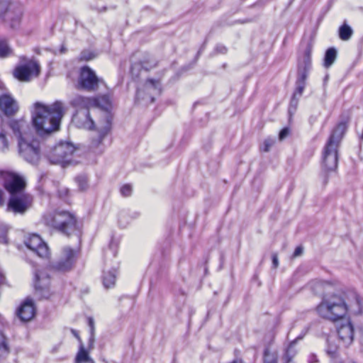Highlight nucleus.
<instances>
[{
	"mask_svg": "<svg viewBox=\"0 0 363 363\" xmlns=\"http://www.w3.org/2000/svg\"><path fill=\"white\" fill-rule=\"evenodd\" d=\"M352 33V29L345 23L339 28V37L342 40H348L351 38Z\"/></svg>",
	"mask_w": 363,
	"mask_h": 363,
	"instance_id": "obj_31",
	"label": "nucleus"
},
{
	"mask_svg": "<svg viewBox=\"0 0 363 363\" xmlns=\"http://www.w3.org/2000/svg\"><path fill=\"white\" fill-rule=\"evenodd\" d=\"M8 147V143L4 134H0V151H4Z\"/></svg>",
	"mask_w": 363,
	"mask_h": 363,
	"instance_id": "obj_42",
	"label": "nucleus"
},
{
	"mask_svg": "<svg viewBox=\"0 0 363 363\" xmlns=\"http://www.w3.org/2000/svg\"><path fill=\"white\" fill-rule=\"evenodd\" d=\"M297 342V339H295L294 341H292L288 348L286 350V352L284 354V358L286 360V363H289L293 357L296 354V351L294 350L293 347L295 345V343Z\"/></svg>",
	"mask_w": 363,
	"mask_h": 363,
	"instance_id": "obj_34",
	"label": "nucleus"
},
{
	"mask_svg": "<svg viewBox=\"0 0 363 363\" xmlns=\"http://www.w3.org/2000/svg\"><path fill=\"white\" fill-rule=\"evenodd\" d=\"M50 276L45 271L35 272L34 287L35 295L40 298H48L50 296Z\"/></svg>",
	"mask_w": 363,
	"mask_h": 363,
	"instance_id": "obj_14",
	"label": "nucleus"
},
{
	"mask_svg": "<svg viewBox=\"0 0 363 363\" xmlns=\"http://www.w3.org/2000/svg\"><path fill=\"white\" fill-rule=\"evenodd\" d=\"M101 279L104 288L109 289L113 287L116 280V270L115 269H104Z\"/></svg>",
	"mask_w": 363,
	"mask_h": 363,
	"instance_id": "obj_25",
	"label": "nucleus"
},
{
	"mask_svg": "<svg viewBox=\"0 0 363 363\" xmlns=\"http://www.w3.org/2000/svg\"><path fill=\"white\" fill-rule=\"evenodd\" d=\"M0 243H8L7 234L6 230L5 229H2L0 230Z\"/></svg>",
	"mask_w": 363,
	"mask_h": 363,
	"instance_id": "obj_44",
	"label": "nucleus"
},
{
	"mask_svg": "<svg viewBox=\"0 0 363 363\" xmlns=\"http://www.w3.org/2000/svg\"><path fill=\"white\" fill-rule=\"evenodd\" d=\"M318 362L316 354L311 353L308 355V363H317Z\"/></svg>",
	"mask_w": 363,
	"mask_h": 363,
	"instance_id": "obj_45",
	"label": "nucleus"
},
{
	"mask_svg": "<svg viewBox=\"0 0 363 363\" xmlns=\"http://www.w3.org/2000/svg\"><path fill=\"white\" fill-rule=\"evenodd\" d=\"M299 99V96H295L294 94L292 95L288 108L289 118H291L295 113L298 105Z\"/></svg>",
	"mask_w": 363,
	"mask_h": 363,
	"instance_id": "obj_33",
	"label": "nucleus"
},
{
	"mask_svg": "<svg viewBox=\"0 0 363 363\" xmlns=\"http://www.w3.org/2000/svg\"><path fill=\"white\" fill-rule=\"evenodd\" d=\"M26 245L40 257L45 258L49 255L48 245L43 241L41 238L35 234L30 235L25 241Z\"/></svg>",
	"mask_w": 363,
	"mask_h": 363,
	"instance_id": "obj_17",
	"label": "nucleus"
},
{
	"mask_svg": "<svg viewBox=\"0 0 363 363\" xmlns=\"http://www.w3.org/2000/svg\"><path fill=\"white\" fill-rule=\"evenodd\" d=\"M278 354L271 351L269 346L266 347L263 353V363H277Z\"/></svg>",
	"mask_w": 363,
	"mask_h": 363,
	"instance_id": "obj_30",
	"label": "nucleus"
},
{
	"mask_svg": "<svg viewBox=\"0 0 363 363\" xmlns=\"http://www.w3.org/2000/svg\"><path fill=\"white\" fill-rule=\"evenodd\" d=\"M88 325L90 328L89 347H92L94 341V321L92 318H88Z\"/></svg>",
	"mask_w": 363,
	"mask_h": 363,
	"instance_id": "obj_39",
	"label": "nucleus"
},
{
	"mask_svg": "<svg viewBox=\"0 0 363 363\" xmlns=\"http://www.w3.org/2000/svg\"><path fill=\"white\" fill-rule=\"evenodd\" d=\"M91 98L93 99L92 107L107 110L111 106V99L107 94L91 96Z\"/></svg>",
	"mask_w": 363,
	"mask_h": 363,
	"instance_id": "obj_26",
	"label": "nucleus"
},
{
	"mask_svg": "<svg viewBox=\"0 0 363 363\" xmlns=\"http://www.w3.org/2000/svg\"><path fill=\"white\" fill-rule=\"evenodd\" d=\"M75 361L77 363H95L90 357L88 352L84 349L82 343L80 344L79 350L77 354Z\"/></svg>",
	"mask_w": 363,
	"mask_h": 363,
	"instance_id": "obj_28",
	"label": "nucleus"
},
{
	"mask_svg": "<svg viewBox=\"0 0 363 363\" xmlns=\"http://www.w3.org/2000/svg\"><path fill=\"white\" fill-rule=\"evenodd\" d=\"M74 151L75 147L72 143L62 142L52 148L47 157L51 163L64 164L70 162Z\"/></svg>",
	"mask_w": 363,
	"mask_h": 363,
	"instance_id": "obj_9",
	"label": "nucleus"
},
{
	"mask_svg": "<svg viewBox=\"0 0 363 363\" xmlns=\"http://www.w3.org/2000/svg\"><path fill=\"white\" fill-rule=\"evenodd\" d=\"M0 110L6 116H12L18 111L17 101L10 94L0 96Z\"/></svg>",
	"mask_w": 363,
	"mask_h": 363,
	"instance_id": "obj_20",
	"label": "nucleus"
},
{
	"mask_svg": "<svg viewBox=\"0 0 363 363\" xmlns=\"http://www.w3.org/2000/svg\"><path fill=\"white\" fill-rule=\"evenodd\" d=\"M338 145L332 139L328 140L323 151V164L328 171L335 170L337 167Z\"/></svg>",
	"mask_w": 363,
	"mask_h": 363,
	"instance_id": "obj_12",
	"label": "nucleus"
},
{
	"mask_svg": "<svg viewBox=\"0 0 363 363\" xmlns=\"http://www.w3.org/2000/svg\"><path fill=\"white\" fill-rule=\"evenodd\" d=\"M84 58H85L86 60H89L91 59L90 57H84Z\"/></svg>",
	"mask_w": 363,
	"mask_h": 363,
	"instance_id": "obj_56",
	"label": "nucleus"
},
{
	"mask_svg": "<svg viewBox=\"0 0 363 363\" xmlns=\"http://www.w3.org/2000/svg\"><path fill=\"white\" fill-rule=\"evenodd\" d=\"M72 121L79 128L91 130L95 127V123L90 116L89 110L75 111Z\"/></svg>",
	"mask_w": 363,
	"mask_h": 363,
	"instance_id": "obj_19",
	"label": "nucleus"
},
{
	"mask_svg": "<svg viewBox=\"0 0 363 363\" xmlns=\"http://www.w3.org/2000/svg\"><path fill=\"white\" fill-rule=\"evenodd\" d=\"M78 258V252L69 247L62 250L60 258L53 264L52 268L57 272H66L72 270Z\"/></svg>",
	"mask_w": 363,
	"mask_h": 363,
	"instance_id": "obj_10",
	"label": "nucleus"
},
{
	"mask_svg": "<svg viewBox=\"0 0 363 363\" xmlns=\"http://www.w3.org/2000/svg\"><path fill=\"white\" fill-rule=\"evenodd\" d=\"M275 140L271 138L265 139L263 143L260 145L259 149L262 152H267L270 150L271 147L274 145Z\"/></svg>",
	"mask_w": 363,
	"mask_h": 363,
	"instance_id": "obj_36",
	"label": "nucleus"
},
{
	"mask_svg": "<svg viewBox=\"0 0 363 363\" xmlns=\"http://www.w3.org/2000/svg\"><path fill=\"white\" fill-rule=\"evenodd\" d=\"M101 84H104V80L99 78L90 67L84 66L81 68L76 85L77 89L94 92L98 90Z\"/></svg>",
	"mask_w": 363,
	"mask_h": 363,
	"instance_id": "obj_7",
	"label": "nucleus"
},
{
	"mask_svg": "<svg viewBox=\"0 0 363 363\" xmlns=\"http://www.w3.org/2000/svg\"><path fill=\"white\" fill-rule=\"evenodd\" d=\"M11 53V48L8 46L6 40L0 41V57H6Z\"/></svg>",
	"mask_w": 363,
	"mask_h": 363,
	"instance_id": "obj_35",
	"label": "nucleus"
},
{
	"mask_svg": "<svg viewBox=\"0 0 363 363\" xmlns=\"http://www.w3.org/2000/svg\"><path fill=\"white\" fill-rule=\"evenodd\" d=\"M41 222L48 228L65 236L78 235L81 226L76 216L68 211L55 210L43 214Z\"/></svg>",
	"mask_w": 363,
	"mask_h": 363,
	"instance_id": "obj_2",
	"label": "nucleus"
},
{
	"mask_svg": "<svg viewBox=\"0 0 363 363\" xmlns=\"http://www.w3.org/2000/svg\"><path fill=\"white\" fill-rule=\"evenodd\" d=\"M303 336H305V334H303V335H300V336L297 337L296 339H297V341H298L299 340H301Z\"/></svg>",
	"mask_w": 363,
	"mask_h": 363,
	"instance_id": "obj_53",
	"label": "nucleus"
},
{
	"mask_svg": "<svg viewBox=\"0 0 363 363\" xmlns=\"http://www.w3.org/2000/svg\"><path fill=\"white\" fill-rule=\"evenodd\" d=\"M39 72L40 66L37 62L21 56L19 64L13 69V75L21 82H29L33 77L38 76Z\"/></svg>",
	"mask_w": 363,
	"mask_h": 363,
	"instance_id": "obj_6",
	"label": "nucleus"
},
{
	"mask_svg": "<svg viewBox=\"0 0 363 363\" xmlns=\"http://www.w3.org/2000/svg\"><path fill=\"white\" fill-rule=\"evenodd\" d=\"M69 194V191L67 187H60L57 190L58 196L66 201H67Z\"/></svg>",
	"mask_w": 363,
	"mask_h": 363,
	"instance_id": "obj_40",
	"label": "nucleus"
},
{
	"mask_svg": "<svg viewBox=\"0 0 363 363\" xmlns=\"http://www.w3.org/2000/svg\"><path fill=\"white\" fill-rule=\"evenodd\" d=\"M339 340L345 347L350 346L354 340V327L350 322L341 324L337 330Z\"/></svg>",
	"mask_w": 363,
	"mask_h": 363,
	"instance_id": "obj_21",
	"label": "nucleus"
},
{
	"mask_svg": "<svg viewBox=\"0 0 363 363\" xmlns=\"http://www.w3.org/2000/svg\"><path fill=\"white\" fill-rule=\"evenodd\" d=\"M350 308L340 294H333L323 297L316 311L321 318L335 322L342 318Z\"/></svg>",
	"mask_w": 363,
	"mask_h": 363,
	"instance_id": "obj_3",
	"label": "nucleus"
},
{
	"mask_svg": "<svg viewBox=\"0 0 363 363\" xmlns=\"http://www.w3.org/2000/svg\"><path fill=\"white\" fill-rule=\"evenodd\" d=\"M4 205L3 191H0V206Z\"/></svg>",
	"mask_w": 363,
	"mask_h": 363,
	"instance_id": "obj_50",
	"label": "nucleus"
},
{
	"mask_svg": "<svg viewBox=\"0 0 363 363\" xmlns=\"http://www.w3.org/2000/svg\"><path fill=\"white\" fill-rule=\"evenodd\" d=\"M303 252V248L301 246H298L296 247V249L294 252L293 256L294 257H298L302 255Z\"/></svg>",
	"mask_w": 363,
	"mask_h": 363,
	"instance_id": "obj_46",
	"label": "nucleus"
},
{
	"mask_svg": "<svg viewBox=\"0 0 363 363\" xmlns=\"http://www.w3.org/2000/svg\"><path fill=\"white\" fill-rule=\"evenodd\" d=\"M179 293H180L182 295H185V292H184L183 290H182V289H180V290H179Z\"/></svg>",
	"mask_w": 363,
	"mask_h": 363,
	"instance_id": "obj_54",
	"label": "nucleus"
},
{
	"mask_svg": "<svg viewBox=\"0 0 363 363\" xmlns=\"http://www.w3.org/2000/svg\"><path fill=\"white\" fill-rule=\"evenodd\" d=\"M1 174L4 179V186L10 194V196L25 193L26 182L21 177L10 172H1Z\"/></svg>",
	"mask_w": 363,
	"mask_h": 363,
	"instance_id": "obj_13",
	"label": "nucleus"
},
{
	"mask_svg": "<svg viewBox=\"0 0 363 363\" xmlns=\"http://www.w3.org/2000/svg\"><path fill=\"white\" fill-rule=\"evenodd\" d=\"M313 45L308 43L302 59L298 65L297 78L296 81V89L293 93L294 95L301 97L306 85V79L308 72L311 68V52Z\"/></svg>",
	"mask_w": 363,
	"mask_h": 363,
	"instance_id": "obj_4",
	"label": "nucleus"
},
{
	"mask_svg": "<svg viewBox=\"0 0 363 363\" xmlns=\"http://www.w3.org/2000/svg\"><path fill=\"white\" fill-rule=\"evenodd\" d=\"M72 333L74 335V337L78 340V341L81 344L82 343V340H81L78 333L75 330L72 329Z\"/></svg>",
	"mask_w": 363,
	"mask_h": 363,
	"instance_id": "obj_49",
	"label": "nucleus"
},
{
	"mask_svg": "<svg viewBox=\"0 0 363 363\" xmlns=\"http://www.w3.org/2000/svg\"><path fill=\"white\" fill-rule=\"evenodd\" d=\"M18 151L20 155L28 163L38 164L41 158V147L38 140L32 135L21 139L18 142Z\"/></svg>",
	"mask_w": 363,
	"mask_h": 363,
	"instance_id": "obj_5",
	"label": "nucleus"
},
{
	"mask_svg": "<svg viewBox=\"0 0 363 363\" xmlns=\"http://www.w3.org/2000/svg\"><path fill=\"white\" fill-rule=\"evenodd\" d=\"M9 347L7 344L6 337L1 334L0 335V359L5 358L9 353Z\"/></svg>",
	"mask_w": 363,
	"mask_h": 363,
	"instance_id": "obj_32",
	"label": "nucleus"
},
{
	"mask_svg": "<svg viewBox=\"0 0 363 363\" xmlns=\"http://www.w3.org/2000/svg\"><path fill=\"white\" fill-rule=\"evenodd\" d=\"M118 222H119V224H120L121 225H123V227H125V225H123V224H122L121 220V218L119 219V221H118Z\"/></svg>",
	"mask_w": 363,
	"mask_h": 363,
	"instance_id": "obj_55",
	"label": "nucleus"
},
{
	"mask_svg": "<svg viewBox=\"0 0 363 363\" xmlns=\"http://www.w3.org/2000/svg\"><path fill=\"white\" fill-rule=\"evenodd\" d=\"M17 315L24 322L31 320L35 315V308L31 300H26L17 310Z\"/></svg>",
	"mask_w": 363,
	"mask_h": 363,
	"instance_id": "obj_23",
	"label": "nucleus"
},
{
	"mask_svg": "<svg viewBox=\"0 0 363 363\" xmlns=\"http://www.w3.org/2000/svg\"><path fill=\"white\" fill-rule=\"evenodd\" d=\"M23 15V6L19 4H9L7 0H0V18L11 28L18 26Z\"/></svg>",
	"mask_w": 363,
	"mask_h": 363,
	"instance_id": "obj_8",
	"label": "nucleus"
},
{
	"mask_svg": "<svg viewBox=\"0 0 363 363\" xmlns=\"http://www.w3.org/2000/svg\"><path fill=\"white\" fill-rule=\"evenodd\" d=\"M337 53V50L335 48H330L326 50L323 62L325 67L329 68L335 62Z\"/></svg>",
	"mask_w": 363,
	"mask_h": 363,
	"instance_id": "obj_29",
	"label": "nucleus"
},
{
	"mask_svg": "<svg viewBox=\"0 0 363 363\" xmlns=\"http://www.w3.org/2000/svg\"><path fill=\"white\" fill-rule=\"evenodd\" d=\"M215 50L218 53H222V54L225 53L227 51V48L224 45H218L216 47Z\"/></svg>",
	"mask_w": 363,
	"mask_h": 363,
	"instance_id": "obj_47",
	"label": "nucleus"
},
{
	"mask_svg": "<svg viewBox=\"0 0 363 363\" xmlns=\"http://www.w3.org/2000/svg\"><path fill=\"white\" fill-rule=\"evenodd\" d=\"M93 99L91 96H84L77 94L73 96L69 101L70 106L74 108L76 111L89 110L92 107Z\"/></svg>",
	"mask_w": 363,
	"mask_h": 363,
	"instance_id": "obj_22",
	"label": "nucleus"
},
{
	"mask_svg": "<svg viewBox=\"0 0 363 363\" xmlns=\"http://www.w3.org/2000/svg\"><path fill=\"white\" fill-rule=\"evenodd\" d=\"M65 113V106L60 101L50 105L35 102L31 111L33 125L39 135L50 133L59 129Z\"/></svg>",
	"mask_w": 363,
	"mask_h": 363,
	"instance_id": "obj_1",
	"label": "nucleus"
},
{
	"mask_svg": "<svg viewBox=\"0 0 363 363\" xmlns=\"http://www.w3.org/2000/svg\"><path fill=\"white\" fill-rule=\"evenodd\" d=\"M1 125L9 127L12 130L13 134L18 138V142L21 139L26 138L31 135L28 123L23 119H11L6 121L3 120Z\"/></svg>",
	"mask_w": 363,
	"mask_h": 363,
	"instance_id": "obj_16",
	"label": "nucleus"
},
{
	"mask_svg": "<svg viewBox=\"0 0 363 363\" xmlns=\"http://www.w3.org/2000/svg\"><path fill=\"white\" fill-rule=\"evenodd\" d=\"M67 51V48L65 47L64 45H61L60 52V53H65Z\"/></svg>",
	"mask_w": 363,
	"mask_h": 363,
	"instance_id": "obj_52",
	"label": "nucleus"
},
{
	"mask_svg": "<svg viewBox=\"0 0 363 363\" xmlns=\"http://www.w3.org/2000/svg\"><path fill=\"white\" fill-rule=\"evenodd\" d=\"M289 133H290V129L289 128H283L280 131L279 135V140H282L285 139L289 135Z\"/></svg>",
	"mask_w": 363,
	"mask_h": 363,
	"instance_id": "obj_43",
	"label": "nucleus"
},
{
	"mask_svg": "<svg viewBox=\"0 0 363 363\" xmlns=\"http://www.w3.org/2000/svg\"><path fill=\"white\" fill-rule=\"evenodd\" d=\"M4 280H5L4 275L1 272H0V284H3L4 282Z\"/></svg>",
	"mask_w": 363,
	"mask_h": 363,
	"instance_id": "obj_51",
	"label": "nucleus"
},
{
	"mask_svg": "<svg viewBox=\"0 0 363 363\" xmlns=\"http://www.w3.org/2000/svg\"><path fill=\"white\" fill-rule=\"evenodd\" d=\"M272 264L274 268H277L279 265L278 257L275 253L272 255Z\"/></svg>",
	"mask_w": 363,
	"mask_h": 363,
	"instance_id": "obj_48",
	"label": "nucleus"
},
{
	"mask_svg": "<svg viewBox=\"0 0 363 363\" xmlns=\"http://www.w3.org/2000/svg\"><path fill=\"white\" fill-rule=\"evenodd\" d=\"M347 129V121H342L337 123L336 127L333 129L332 133L330 134L328 140L332 139L333 143H335L336 145H339L340 141Z\"/></svg>",
	"mask_w": 363,
	"mask_h": 363,
	"instance_id": "obj_24",
	"label": "nucleus"
},
{
	"mask_svg": "<svg viewBox=\"0 0 363 363\" xmlns=\"http://www.w3.org/2000/svg\"><path fill=\"white\" fill-rule=\"evenodd\" d=\"M120 192L123 196H129L132 193V186L130 184H124L120 189Z\"/></svg>",
	"mask_w": 363,
	"mask_h": 363,
	"instance_id": "obj_41",
	"label": "nucleus"
},
{
	"mask_svg": "<svg viewBox=\"0 0 363 363\" xmlns=\"http://www.w3.org/2000/svg\"><path fill=\"white\" fill-rule=\"evenodd\" d=\"M161 93V85L159 80L147 79L144 84L143 89H138L136 93L138 99H146L147 102L153 103L155 96Z\"/></svg>",
	"mask_w": 363,
	"mask_h": 363,
	"instance_id": "obj_15",
	"label": "nucleus"
},
{
	"mask_svg": "<svg viewBox=\"0 0 363 363\" xmlns=\"http://www.w3.org/2000/svg\"><path fill=\"white\" fill-rule=\"evenodd\" d=\"M111 130L110 124H107L104 128L99 130L96 134L91 137L90 143H89V149L97 154H101L104 150V140L108 134Z\"/></svg>",
	"mask_w": 363,
	"mask_h": 363,
	"instance_id": "obj_18",
	"label": "nucleus"
},
{
	"mask_svg": "<svg viewBox=\"0 0 363 363\" xmlns=\"http://www.w3.org/2000/svg\"><path fill=\"white\" fill-rule=\"evenodd\" d=\"M116 245L111 243L108 247L104 250L105 260L110 257H115L116 256Z\"/></svg>",
	"mask_w": 363,
	"mask_h": 363,
	"instance_id": "obj_37",
	"label": "nucleus"
},
{
	"mask_svg": "<svg viewBox=\"0 0 363 363\" xmlns=\"http://www.w3.org/2000/svg\"><path fill=\"white\" fill-rule=\"evenodd\" d=\"M33 197L26 193L10 196L7 210L16 214H24L32 206Z\"/></svg>",
	"mask_w": 363,
	"mask_h": 363,
	"instance_id": "obj_11",
	"label": "nucleus"
},
{
	"mask_svg": "<svg viewBox=\"0 0 363 363\" xmlns=\"http://www.w3.org/2000/svg\"><path fill=\"white\" fill-rule=\"evenodd\" d=\"M326 352L328 355L333 359L336 360L339 356V347L335 342V340L328 337L327 340Z\"/></svg>",
	"mask_w": 363,
	"mask_h": 363,
	"instance_id": "obj_27",
	"label": "nucleus"
},
{
	"mask_svg": "<svg viewBox=\"0 0 363 363\" xmlns=\"http://www.w3.org/2000/svg\"><path fill=\"white\" fill-rule=\"evenodd\" d=\"M76 182L78 184V186L81 190H85L86 189L88 184H87V178L86 176L84 175H79L77 176L75 178Z\"/></svg>",
	"mask_w": 363,
	"mask_h": 363,
	"instance_id": "obj_38",
	"label": "nucleus"
}]
</instances>
